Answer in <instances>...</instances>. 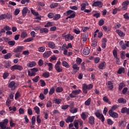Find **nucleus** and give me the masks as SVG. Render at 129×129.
<instances>
[{"label":"nucleus","instance_id":"1","mask_svg":"<svg viewBox=\"0 0 129 129\" xmlns=\"http://www.w3.org/2000/svg\"><path fill=\"white\" fill-rule=\"evenodd\" d=\"M30 70L31 72L30 71H28V76H30V77H33V76H36L37 72L39 71V70L36 68L31 69Z\"/></svg>","mask_w":129,"mask_h":129},{"label":"nucleus","instance_id":"2","mask_svg":"<svg viewBox=\"0 0 129 129\" xmlns=\"http://www.w3.org/2000/svg\"><path fill=\"white\" fill-rule=\"evenodd\" d=\"M65 34L66 33H63L62 34V38H64L65 41H69V40H71V41H72V40L74 39V36L71 35V34H68L66 35Z\"/></svg>","mask_w":129,"mask_h":129},{"label":"nucleus","instance_id":"3","mask_svg":"<svg viewBox=\"0 0 129 129\" xmlns=\"http://www.w3.org/2000/svg\"><path fill=\"white\" fill-rule=\"evenodd\" d=\"M30 34H31L32 37H30L26 39H25L24 40V43H28L29 42H31V41H33V40H34L33 38H35V37H36V33L35 32V31H32L30 33Z\"/></svg>","mask_w":129,"mask_h":129},{"label":"nucleus","instance_id":"4","mask_svg":"<svg viewBox=\"0 0 129 129\" xmlns=\"http://www.w3.org/2000/svg\"><path fill=\"white\" fill-rule=\"evenodd\" d=\"M9 123V120L7 118L5 119L3 122H0V127L1 129L7 128V125Z\"/></svg>","mask_w":129,"mask_h":129},{"label":"nucleus","instance_id":"5","mask_svg":"<svg viewBox=\"0 0 129 129\" xmlns=\"http://www.w3.org/2000/svg\"><path fill=\"white\" fill-rule=\"evenodd\" d=\"M24 69L23 66H20L19 64H15L11 68V70L12 71H15V70H19V71H22Z\"/></svg>","mask_w":129,"mask_h":129},{"label":"nucleus","instance_id":"6","mask_svg":"<svg viewBox=\"0 0 129 129\" xmlns=\"http://www.w3.org/2000/svg\"><path fill=\"white\" fill-rule=\"evenodd\" d=\"M60 63L61 62L60 61H57V63L54 66V68L55 70L58 73H60V72H62V71H63V69H62V67H60Z\"/></svg>","mask_w":129,"mask_h":129},{"label":"nucleus","instance_id":"7","mask_svg":"<svg viewBox=\"0 0 129 129\" xmlns=\"http://www.w3.org/2000/svg\"><path fill=\"white\" fill-rule=\"evenodd\" d=\"M92 7H98V8H102V6H103V3L101 2V1H93Z\"/></svg>","mask_w":129,"mask_h":129},{"label":"nucleus","instance_id":"8","mask_svg":"<svg viewBox=\"0 0 129 129\" xmlns=\"http://www.w3.org/2000/svg\"><path fill=\"white\" fill-rule=\"evenodd\" d=\"M46 47L50 48V49H55L56 48V44L53 41H48Z\"/></svg>","mask_w":129,"mask_h":129},{"label":"nucleus","instance_id":"9","mask_svg":"<svg viewBox=\"0 0 129 129\" xmlns=\"http://www.w3.org/2000/svg\"><path fill=\"white\" fill-rule=\"evenodd\" d=\"M109 115L111 116V117H113V118H117L118 117V114L115 112H113V111L109 110Z\"/></svg>","mask_w":129,"mask_h":129},{"label":"nucleus","instance_id":"10","mask_svg":"<svg viewBox=\"0 0 129 129\" xmlns=\"http://www.w3.org/2000/svg\"><path fill=\"white\" fill-rule=\"evenodd\" d=\"M129 5V1L128 0L127 1H125L124 2H123L122 3V10H123V11H126V10H127V7Z\"/></svg>","mask_w":129,"mask_h":129},{"label":"nucleus","instance_id":"11","mask_svg":"<svg viewBox=\"0 0 129 129\" xmlns=\"http://www.w3.org/2000/svg\"><path fill=\"white\" fill-rule=\"evenodd\" d=\"M22 16L24 18H25V17H26V16H27V14H28V13H30L31 11H30V10H29V9L27 8V7H24L22 11Z\"/></svg>","mask_w":129,"mask_h":129},{"label":"nucleus","instance_id":"12","mask_svg":"<svg viewBox=\"0 0 129 129\" xmlns=\"http://www.w3.org/2000/svg\"><path fill=\"white\" fill-rule=\"evenodd\" d=\"M9 88H11V90L16 89V83L14 81L11 82L8 85Z\"/></svg>","mask_w":129,"mask_h":129},{"label":"nucleus","instance_id":"13","mask_svg":"<svg viewBox=\"0 0 129 129\" xmlns=\"http://www.w3.org/2000/svg\"><path fill=\"white\" fill-rule=\"evenodd\" d=\"M89 121L88 122L91 124V125H93L95 122V118H94V117L93 116H91L88 118Z\"/></svg>","mask_w":129,"mask_h":129},{"label":"nucleus","instance_id":"14","mask_svg":"<svg viewBox=\"0 0 129 129\" xmlns=\"http://www.w3.org/2000/svg\"><path fill=\"white\" fill-rule=\"evenodd\" d=\"M107 42V40L106 38H103L102 39V44L101 47L103 49H105L106 48V43Z\"/></svg>","mask_w":129,"mask_h":129},{"label":"nucleus","instance_id":"15","mask_svg":"<svg viewBox=\"0 0 129 129\" xmlns=\"http://www.w3.org/2000/svg\"><path fill=\"white\" fill-rule=\"evenodd\" d=\"M74 118H75V116H69L66 120V122H67V123H68V122H73Z\"/></svg>","mask_w":129,"mask_h":129},{"label":"nucleus","instance_id":"16","mask_svg":"<svg viewBox=\"0 0 129 129\" xmlns=\"http://www.w3.org/2000/svg\"><path fill=\"white\" fill-rule=\"evenodd\" d=\"M72 68L73 69L74 72L76 73L77 71H79V69H80V68L78 67V64L77 63H75L72 65Z\"/></svg>","mask_w":129,"mask_h":129},{"label":"nucleus","instance_id":"17","mask_svg":"<svg viewBox=\"0 0 129 129\" xmlns=\"http://www.w3.org/2000/svg\"><path fill=\"white\" fill-rule=\"evenodd\" d=\"M51 54H52V51H47L46 52H45L43 54V58H49L50 56H51Z\"/></svg>","mask_w":129,"mask_h":129},{"label":"nucleus","instance_id":"18","mask_svg":"<svg viewBox=\"0 0 129 129\" xmlns=\"http://www.w3.org/2000/svg\"><path fill=\"white\" fill-rule=\"evenodd\" d=\"M126 125V122L124 120L119 121L118 122V126L119 127H125Z\"/></svg>","mask_w":129,"mask_h":129},{"label":"nucleus","instance_id":"19","mask_svg":"<svg viewBox=\"0 0 129 129\" xmlns=\"http://www.w3.org/2000/svg\"><path fill=\"white\" fill-rule=\"evenodd\" d=\"M107 85L108 88H109L110 90H112V89H113V83L112 82L110 81H108L107 83Z\"/></svg>","mask_w":129,"mask_h":129},{"label":"nucleus","instance_id":"20","mask_svg":"<svg viewBox=\"0 0 129 129\" xmlns=\"http://www.w3.org/2000/svg\"><path fill=\"white\" fill-rule=\"evenodd\" d=\"M106 66V63L105 62V61H103L99 64L98 68L101 70L105 69Z\"/></svg>","mask_w":129,"mask_h":129},{"label":"nucleus","instance_id":"21","mask_svg":"<svg viewBox=\"0 0 129 129\" xmlns=\"http://www.w3.org/2000/svg\"><path fill=\"white\" fill-rule=\"evenodd\" d=\"M89 6V4L88 2H86V3H83L81 5V11H84L86 9V7Z\"/></svg>","mask_w":129,"mask_h":129},{"label":"nucleus","instance_id":"22","mask_svg":"<svg viewBox=\"0 0 129 129\" xmlns=\"http://www.w3.org/2000/svg\"><path fill=\"white\" fill-rule=\"evenodd\" d=\"M24 50V46H18L16 49H14V53H19V52H22Z\"/></svg>","mask_w":129,"mask_h":129},{"label":"nucleus","instance_id":"23","mask_svg":"<svg viewBox=\"0 0 129 129\" xmlns=\"http://www.w3.org/2000/svg\"><path fill=\"white\" fill-rule=\"evenodd\" d=\"M89 53H90V49L88 47H85L83 49V54H84V55H89Z\"/></svg>","mask_w":129,"mask_h":129},{"label":"nucleus","instance_id":"24","mask_svg":"<svg viewBox=\"0 0 129 129\" xmlns=\"http://www.w3.org/2000/svg\"><path fill=\"white\" fill-rule=\"evenodd\" d=\"M49 32V29L46 28H42L40 29V34H43L44 33V34H47Z\"/></svg>","mask_w":129,"mask_h":129},{"label":"nucleus","instance_id":"25","mask_svg":"<svg viewBox=\"0 0 129 129\" xmlns=\"http://www.w3.org/2000/svg\"><path fill=\"white\" fill-rule=\"evenodd\" d=\"M118 103H121L122 104H124L126 103V100L123 98H120L118 99Z\"/></svg>","mask_w":129,"mask_h":129},{"label":"nucleus","instance_id":"26","mask_svg":"<svg viewBox=\"0 0 129 129\" xmlns=\"http://www.w3.org/2000/svg\"><path fill=\"white\" fill-rule=\"evenodd\" d=\"M116 33H117V34H118V35L120 37H124V36H125V34H124L123 32L121 31V30H116Z\"/></svg>","mask_w":129,"mask_h":129},{"label":"nucleus","instance_id":"27","mask_svg":"<svg viewBox=\"0 0 129 129\" xmlns=\"http://www.w3.org/2000/svg\"><path fill=\"white\" fill-rule=\"evenodd\" d=\"M84 85L85 87V88H86L88 90H91V89H92V88H93V85L91 84L88 85L86 84H84Z\"/></svg>","mask_w":129,"mask_h":129},{"label":"nucleus","instance_id":"28","mask_svg":"<svg viewBox=\"0 0 129 129\" xmlns=\"http://www.w3.org/2000/svg\"><path fill=\"white\" fill-rule=\"evenodd\" d=\"M125 71H124V68H120L117 72V74H121V73H125Z\"/></svg>","mask_w":129,"mask_h":129},{"label":"nucleus","instance_id":"29","mask_svg":"<svg viewBox=\"0 0 129 129\" xmlns=\"http://www.w3.org/2000/svg\"><path fill=\"white\" fill-rule=\"evenodd\" d=\"M88 37H89L88 34L87 33L84 34L82 37L83 42H86V41H87V39H88Z\"/></svg>","mask_w":129,"mask_h":129},{"label":"nucleus","instance_id":"30","mask_svg":"<svg viewBox=\"0 0 129 129\" xmlns=\"http://www.w3.org/2000/svg\"><path fill=\"white\" fill-rule=\"evenodd\" d=\"M28 36V33H27V32L23 31L21 33V38L22 39H25V38H26V37Z\"/></svg>","mask_w":129,"mask_h":129},{"label":"nucleus","instance_id":"31","mask_svg":"<svg viewBox=\"0 0 129 129\" xmlns=\"http://www.w3.org/2000/svg\"><path fill=\"white\" fill-rule=\"evenodd\" d=\"M74 124L76 129L79 128V121H78V120H75L74 122Z\"/></svg>","mask_w":129,"mask_h":129},{"label":"nucleus","instance_id":"32","mask_svg":"<svg viewBox=\"0 0 129 129\" xmlns=\"http://www.w3.org/2000/svg\"><path fill=\"white\" fill-rule=\"evenodd\" d=\"M53 93H55V88L52 87L49 90V95H53Z\"/></svg>","mask_w":129,"mask_h":129},{"label":"nucleus","instance_id":"33","mask_svg":"<svg viewBox=\"0 0 129 129\" xmlns=\"http://www.w3.org/2000/svg\"><path fill=\"white\" fill-rule=\"evenodd\" d=\"M62 66H63V67H66V68H70V67L69 63H68V62H67L66 61H62Z\"/></svg>","mask_w":129,"mask_h":129},{"label":"nucleus","instance_id":"34","mask_svg":"<svg viewBox=\"0 0 129 129\" xmlns=\"http://www.w3.org/2000/svg\"><path fill=\"white\" fill-rule=\"evenodd\" d=\"M43 77H44V78H49L50 77V73L47 72H44L42 74Z\"/></svg>","mask_w":129,"mask_h":129},{"label":"nucleus","instance_id":"35","mask_svg":"<svg viewBox=\"0 0 129 129\" xmlns=\"http://www.w3.org/2000/svg\"><path fill=\"white\" fill-rule=\"evenodd\" d=\"M80 92H81V90H76L73 91L72 92V93L73 94H74L75 95H78V94H79V93H80Z\"/></svg>","mask_w":129,"mask_h":129},{"label":"nucleus","instance_id":"36","mask_svg":"<svg viewBox=\"0 0 129 129\" xmlns=\"http://www.w3.org/2000/svg\"><path fill=\"white\" fill-rule=\"evenodd\" d=\"M61 18V15L60 14H55L54 15L53 20L54 21H57V20H59Z\"/></svg>","mask_w":129,"mask_h":129},{"label":"nucleus","instance_id":"37","mask_svg":"<svg viewBox=\"0 0 129 129\" xmlns=\"http://www.w3.org/2000/svg\"><path fill=\"white\" fill-rule=\"evenodd\" d=\"M90 102H91V98H89L85 102V105L89 106L90 105Z\"/></svg>","mask_w":129,"mask_h":129},{"label":"nucleus","instance_id":"38","mask_svg":"<svg viewBox=\"0 0 129 129\" xmlns=\"http://www.w3.org/2000/svg\"><path fill=\"white\" fill-rule=\"evenodd\" d=\"M45 49H46V47L45 46H41L38 48L39 52H41V53L45 52Z\"/></svg>","mask_w":129,"mask_h":129},{"label":"nucleus","instance_id":"39","mask_svg":"<svg viewBox=\"0 0 129 129\" xmlns=\"http://www.w3.org/2000/svg\"><path fill=\"white\" fill-rule=\"evenodd\" d=\"M34 66H36V62L32 61L28 63V67L30 68H32V67H34Z\"/></svg>","mask_w":129,"mask_h":129},{"label":"nucleus","instance_id":"40","mask_svg":"<svg viewBox=\"0 0 129 129\" xmlns=\"http://www.w3.org/2000/svg\"><path fill=\"white\" fill-rule=\"evenodd\" d=\"M12 55L11 53H8L4 56V58L6 59V60H8V59H10L11 57H12Z\"/></svg>","mask_w":129,"mask_h":129},{"label":"nucleus","instance_id":"41","mask_svg":"<svg viewBox=\"0 0 129 129\" xmlns=\"http://www.w3.org/2000/svg\"><path fill=\"white\" fill-rule=\"evenodd\" d=\"M34 109L37 114H40V108H39V107L36 106L34 107Z\"/></svg>","mask_w":129,"mask_h":129},{"label":"nucleus","instance_id":"42","mask_svg":"<svg viewBox=\"0 0 129 129\" xmlns=\"http://www.w3.org/2000/svg\"><path fill=\"white\" fill-rule=\"evenodd\" d=\"M55 91L56 92L60 93L63 91V88H62L61 87H57L56 88Z\"/></svg>","mask_w":129,"mask_h":129},{"label":"nucleus","instance_id":"43","mask_svg":"<svg viewBox=\"0 0 129 129\" xmlns=\"http://www.w3.org/2000/svg\"><path fill=\"white\" fill-rule=\"evenodd\" d=\"M81 117L82 118L83 120H85L86 118H87V117L86 116V114H85V112H82L81 114Z\"/></svg>","mask_w":129,"mask_h":129},{"label":"nucleus","instance_id":"44","mask_svg":"<svg viewBox=\"0 0 129 129\" xmlns=\"http://www.w3.org/2000/svg\"><path fill=\"white\" fill-rule=\"evenodd\" d=\"M11 66V63H10L9 61L5 62V64L4 65V67L5 68H10Z\"/></svg>","mask_w":129,"mask_h":129},{"label":"nucleus","instance_id":"45","mask_svg":"<svg viewBox=\"0 0 129 129\" xmlns=\"http://www.w3.org/2000/svg\"><path fill=\"white\" fill-rule=\"evenodd\" d=\"M54 101H55V103H56V104H60V103H61V102H62V100L59 98L55 99Z\"/></svg>","mask_w":129,"mask_h":129},{"label":"nucleus","instance_id":"46","mask_svg":"<svg viewBox=\"0 0 129 129\" xmlns=\"http://www.w3.org/2000/svg\"><path fill=\"white\" fill-rule=\"evenodd\" d=\"M118 107V105H114L113 106H112L111 109L109 110H111L112 111H113L115 110L116 109H117Z\"/></svg>","mask_w":129,"mask_h":129},{"label":"nucleus","instance_id":"47","mask_svg":"<svg viewBox=\"0 0 129 129\" xmlns=\"http://www.w3.org/2000/svg\"><path fill=\"white\" fill-rule=\"evenodd\" d=\"M9 76H10V74L8 72H6L3 74V77L4 79H7V78H8V77H9Z\"/></svg>","mask_w":129,"mask_h":129},{"label":"nucleus","instance_id":"48","mask_svg":"<svg viewBox=\"0 0 129 129\" xmlns=\"http://www.w3.org/2000/svg\"><path fill=\"white\" fill-rule=\"evenodd\" d=\"M31 123L32 125H34L35 123H36V117L34 116L32 117Z\"/></svg>","mask_w":129,"mask_h":129},{"label":"nucleus","instance_id":"49","mask_svg":"<svg viewBox=\"0 0 129 129\" xmlns=\"http://www.w3.org/2000/svg\"><path fill=\"white\" fill-rule=\"evenodd\" d=\"M76 62L77 65H80V64H81V62H82V59L81 58L78 57L76 59Z\"/></svg>","mask_w":129,"mask_h":129},{"label":"nucleus","instance_id":"50","mask_svg":"<svg viewBox=\"0 0 129 129\" xmlns=\"http://www.w3.org/2000/svg\"><path fill=\"white\" fill-rule=\"evenodd\" d=\"M31 11L32 15H33V16H38L39 15V13L36 12V11H35L34 10H33L32 9H31Z\"/></svg>","mask_w":129,"mask_h":129},{"label":"nucleus","instance_id":"51","mask_svg":"<svg viewBox=\"0 0 129 129\" xmlns=\"http://www.w3.org/2000/svg\"><path fill=\"white\" fill-rule=\"evenodd\" d=\"M82 89H83V92L85 94H86L87 92H88V90L87 89V88H85L84 85H83Z\"/></svg>","mask_w":129,"mask_h":129},{"label":"nucleus","instance_id":"52","mask_svg":"<svg viewBox=\"0 0 129 129\" xmlns=\"http://www.w3.org/2000/svg\"><path fill=\"white\" fill-rule=\"evenodd\" d=\"M91 46L92 47H96L97 46V41L95 40H93Z\"/></svg>","mask_w":129,"mask_h":129},{"label":"nucleus","instance_id":"53","mask_svg":"<svg viewBox=\"0 0 129 129\" xmlns=\"http://www.w3.org/2000/svg\"><path fill=\"white\" fill-rule=\"evenodd\" d=\"M107 122L109 125H112L113 123V121L111 120V119L109 118L107 120Z\"/></svg>","mask_w":129,"mask_h":129},{"label":"nucleus","instance_id":"54","mask_svg":"<svg viewBox=\"0 0 129 129\" xmlns=\"http://www.w3.org/2000/svg\"><path fill=\"white\" fill-rule=\"evenodd\" d=\"M54 13H50L47 15V17L49 19H54Z\"/></svg>","mask_w":129,"mask_h":129},{"label":"nucleus","instance_id":"55","mask_svg":"<svg viewBox=\"0 0 129 129\" xmlns=\"http://www.w3.org/2000/svg\"><path fill=\"white\" fill-rule=\"evenodd\" d=\"M8 45L9 46H15V44H16V41H10L8 42Z\"/></svg>","mask_w":129,"mask_h":129},{"label":"nucleus","instance_id":"56","mask_svg":"<svg viewBox=\"0 0 129 129\" xmlns=\"http://www.w3.org/2000/svg\"><path fill=\"white\" fill-rule=\"evenodd\" d=\"M39 78H40V77L39 76H37L34 78L32 79V80L33 81V82H35L36 83H37V82L39 81Z\"/></svg>","mask_w":129,"mask_h":129},{"label":"nucleus","instance_id":"57","mask_svg":"<svg viewBox=\"0 0 129 129\" xmlns=\"http://www.w3.org/2000/svg\"><path fill=\"white\" fill-rule=\"evenodd\" d=\"M75 18V13H73L70 16L66 18V20H68V19H74Z\"/></svg>","mask_w":129,"mask_h":129},{"label":"nucleus","instance_id":"58","mask_svg":"<svg viewBox=\"0 0 129 129\" xmlns=\"http://www.w3.org/2000/svg\"><path fill=\"white\" fill-rule=\"evenodd\" d=\"M39 82L40 83L41 86L42 87H44V86H46V83H45V81L43 80H40Z\"/></svg>","mask_w":129,"mask_h":129},{"label":"nucleus","instance_id":"59","mask_svg":"<svg viewBox=\"0 0 129 129\" xmlns=\"http://www.w3.org/2000/svg\"><path fill=\"white\" fill-rule=\"evenodd\" d=\"M4 29L5 30V31H7V32H8V31H11V30L12 29V28L8 25H6L4 27Z\"/></svg>","mask_w":129,"mask_h":129},{"label":"nucleus","instance_id":"60","mask_svg":"<svg viewBox=\"0 0 129 129\" xmlns=\"http://www.w3.org/2000/svg\"><path fill=\"white\" fill-rule=\"evenodd\" d=\"M99 26H103L104 25V20L103 19H101L99 20L98 23Z\"/></svg>","mask_w":129,"mask_h":129},{"label":"nucleus","instance_id":"61","mask_svg":"<svg viewBox=\"0 0 129 129\" xmlns=\"http://www.w3.org/2000/svg\"><path fill=\"white\" fill-rule=\"evenodd\" d=\"M21 96V94H20V92L19 91H17L16 93L15 94V99H18Z\"/></svg>","mask_w":129,"mask_h":129},{"label":"nucleus","instance_id":"62","mask_svg":"<svg viewBox=\"0 0 129 129\" xmlns=\"http://www.w3.org/2000/svg\"><path fill=\"white\" fill-rule=\"evenodd\" d=\"M113 55L114 58H117V51H116V49H113Z\"/></svg>","mask_w":129,"mask_h":129},{"label":"nucleus","instance_id":"63","mask_svg":"<svg viewBox=\"0 0 129 129\" xmlns=\"http://www.w3.org/2000/svg\"><path fill=\"white\" fill-rule=\"evenodd\" d=\"M103 100L104 101H105V102H107L109 103V104H110V102H109V100H108L106 96H104L103 98Z\"/></svg>","mask_w":129,"mask_h":129},{"label":"nucleus","instance_id":"64","mask_svg":"<svg viewBox=\"0 0 129 129\" xmlns=\"http://www.w3.org/2000/svg\"><path fill=\"white\" fill-rule=\"evenodd\" d=\"M123 17L125 20H129V16H128V13H126L125 14L123 15Z\"/></svg>","mask_w":129,"mask_h":129}]
</instances>
